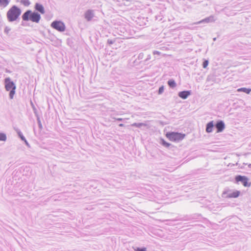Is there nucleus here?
<instances>
[{
    "label": "nucleus",
    "mask_w": 251,
    "mask_h": 251,
    "mask_svg": "<svg viewBox=\"0 0 251 251\" xmlns=\"http://www.w3.org/2000/svg\"><path fill=\"white\" fill-rule=\"evenodd\" d=\"M24 21H31L32 22L38 23L41 18V15L37 12L32 11L30 10H26L22 16Z\"/></svg>",
    "instance_id": "1"
},
{
    "label": "nucleus",
    "mask_w": 251,
    "mask_h": 251,
    "mask_svg": "<svg viewBox=\"0 0 251 251\" xmlns=\"http://www.w3.org/2000/svg\"><path fill=\"white\" fill-rule=\"evenodd\" d=\"M21 10L16 5H13L7 12V18L10 22L15 21L21 14Z\"/></svg>",
    "instance_id": "2"
},
{
    "label": "nucleus",
    "mask_w": 251,
    "mask_h": 251,
    "mask_svg": "<svg viewBox=\"0 0 251 251\" xmlns=\"http://www.w3.org/2000/svg\"><path fill=\"white\" fill-rule=\"evenodd\" d=\"M4 82L5 90L7 91H9V98L10 99H13L15 94V90L16 89L15 84L9 77L4 79Z\"/></svg>",
    "instance_id": "3"
},
{
    "label": "nucleus",
    "mask_w": 251,
    "mask_h": 251,
    "mask_svg": "<svg viewBox=\"0 0 251 251\" xmlns=\"http://www.w3.org/2000/svg\"><path fill=\"white\" fill-rule=\"evenodd\" d=\"M166 136L170 141L178 142L184 138L185 134L179 132H169L166 133Z\"/></svg>",
    "instance_id": "4"
},
{
    "label": "nucleus",
    "mask_w": 251,
    "mask_h": 251,
    "mask_svg": "<svg viewBox=\"0 0 251 251\" xmlns=\"http://www.w3.org/2000/svg\"><path fill=\"white\" fill-rule=\"evenodd\" d=\"M51 26L59 32H63L66 26L63 22L60 21H54L51 24Z\"/></svg>",
    "instance_id": "5"
},
{
    "label": "nucleus",
    "mask_w": 251,
    "mask_h": 251,
    "mask_svg": "<svg viewBox=\"0 0 251 251\" xmlns=\"http://www.w3.org/2000/svg\"><path fill=\"white\" fill-rule=\"evenodd\" d=\"M236 183L241 182L245 187H248L250 184L248 183V178L247 176L241 175H237L235 177Z\"/></svg>",
    "instance_id": "6"
},
{
    "label": "nucleus",
    "mask_w": 251,
    "mask_h": 251,
    "mask_svg": "<svg viewBox=\"0 0 251 251\" xmlns=\"http://www.w3.org/2000/svg\"><path fill=\"white\" fill-rule=\"evenodd\" d=\"M215 127L217 129V132H221L225 129V125L223 121L219 120L215 125Z\"/></svg>",
    "instance_id": "7"
},
{
    "label": "nucleus",
    "mask_w": 251,
    "mask_h": 251,
    "mask_svg": "<svg viewBox=\"0 0 251 251\" xmlns=\"http://www.w3.org/2000/svg\"><path fill=\"white\" fill-rule=\"evenodd\" d=\"M215 18L214 16L211 15L209 17H206L204 19L197 22L196 24H203V23H209L214 22L215 21Z\"/></svg>",
    "instance_id": "8"
},
{
    "label": "nucleus",
    "mask_w": 251,
    "mask_h": 251,
    "mask_svg": "<svg viewBox=\"0 0 251 251\" xmlns=\"http://www.w3.org/2000/svg\"><path fill=\"white\" fill-rule=\"evenodd\" d=\"M191 94V91L189 90L182 91L178 93V96L180 98L185 100Z\"/></svg>",
    "instance_id": "9"
},
{
    "label": "nucleus",
    "mask_w": 251,
    "mask_h": 251,
    "mask_svg": "<svg viewBox=\"0 0 251 251\" xmlns=\"http://www.w3.org/2000/svg\"><path fill=\"white\" fill-rule=\"evenodd\" d=\"M16 131L17 132V133L18 135V136L21 139V140L24 142V143H25V144L26 145V146L27 147L29 148L30 147V145H29V143H28V142L27 141V140L25 139V136L23 135V134L22 132H21V131L20 129H17L16 130Z\"/></svg>",
    "instance_id": "10"
},
{
    "label": "nucleus",
    "mask_w": 251,
    "mask_h": 251,
    "mask_svg": "<svg viewBox=\"0 0 251 251\" xmlns=\"http://www.w3.org/2000/svg\"><path fill=\"white\" fill-rule=\"evenodd\" d=\"M34 8L36 11L40 12L41 14H44L45 10L42 4L39 3H36L34 6Z\"/></svg>",
    "instance_id": "11"
},
{
    "label": "nucleus",
    "mask_w": 251,
    "mask_h": 251,
    "mask_svg": "<svg viewBox=\"0 0 251 251\" xmlns=\"http://www.w3.org/2000/svg\"><path fill=\"white\" fill-rule=\"evenodd\" d=\"M94 16V14L91 10H87L85 13V18L88 22L91 21Z\"/></svg>",
    "instance_id": "12"
},
{
    "label": "nucleus",
    "mask_w": 251,
    "mask_h": 251,
    "mask_svg": "<svg viewBox=\"0 0 251 251\" xmlns=\"http://www.w3.org/2000/svg\"><path fill=\"white\" fill-rule=\"evenodd\" d=\"M214 126V125L213 121L208 122L206 125V132L207 133L212 132Z\"/></svg>",
    "instance_id": "13"
},
{
    "label": "nucleus",
    "mask_w": 251,
    "mask_h": 251,
    "mask_svg": "<svg viewBox=\"0 0 251 251\" xmlns=\"http://www.w3.org/2000/svg\"><path fill=\"white\" fill-rule=\"evenodd\" d=\"M240 194V192L239 191L236 190V191H233L230 193H229L227 197H228V198H237L238 197H239Z\"/></svg>",
    "instance_id": "14"
},
{
    "label": "nucleus",
    "mask_w": 251,
    "mask_h": 251,
    "mask_svg": "<svg viewBox=\"0 0 251 251\" xmlns=\"http://www.w3.org/2000/svg\"><path fill=\"white\" fill-rule=\"evenodd\" d=\"M237 91L238 92H244V93H245L246 94H249L251 92V89H250V88H245V87H242V88H240L238 89Z\"/></svg>",
    "instance_id": "15"
},
{
    "label": "nucleus",
    "mask_w": 251,
    "mask_h": 251,
    "mask_svg": "<svg viewBox=\"0 0 251 251\" xmlns=\"http://www.w3.org/2000/svg\"><path fill=\"white\" fill-rule=\"evenodd\" d=\"M167 83L169 86L171 88H174L176 86L175 81L173 79H169Z\"/></svg>",
    "instance_id": "16"
},
{
    "label": "nucleus",
    "mask_w": 251,
    "mask_h": 251,
    "mask_svg": "<svg viewBox=\"0 0 251 251\" xmlns=\"http://www.w3.org/2000/svg\"><path fill=\"white\" fill-rule=\"evenodd\" d=\"M160 144L163 146L164 147L169 148L171 146V144L167 142L164 139H160Z\"/></svg>",
    "instance_id": "17"
},
{
    "label": "nucleus",
    "mask_w": 251,
    "mask_h": 251,
    "mask_svg": "<svg viewBox=\"0 0 251 251\" xmlns=\"http://www.w3.org/2000/svg\"><path fill=\"white\" fill-rule=\"evenodd\" d=\"M146 126V125L145 124L142 123H134L131 125L132 126L137 127L138 128H140L143 126Z\"/></svg>",
    "instance_id": "18"
},
{
    "label": "nucleus",
    "mask_w": 251,
    "mask_h": 251,
    "mask_svg": "<svg viewBox=\"0 0 251 251\" xmlns=\"http://www.w3.org/2000/svg\"><path fill=\"white\" fill-rule=\"evenodd\" d=\"M9 0H0V5L6 7L9 3Z\"/></svg>",
    "instance_id": "19"
},
{
    "label": "nucleus",
    "mask_w": 251,
    "mask_h": 251,
    "mask_svg": "<svg viewBox=\"0 0 251 251\" xmlns=\"http://www.w3.org/2000/svg\"><path fill=\"white\" fill-rule=\"evenodd\" d=\"M7 137L6 134L4 133L0 132V141H5Z\"/></svg>",
    "instance_id": "20"
},
{
    "label": "nucleus",
    "mask_w": 251,
    "mask_h": 251,
    "mask_svg": "<svg viewBox=\"0 0 251 251\" xmlns=\"http://www.w3.org/2000/svg\"><path fill=\"white\" fill-rule=\"evenodd\" d=\"M21 2L25 6H28L30 4L29 0H21Z\"/></svg>",
    "instance_id": "21"
},
{
    "label": "nucleus",
    "mask_w": 251,
    "mask_h": 251,
    "mask_svg": "<svg viewBox=\"0 0 251 251\" xmlns=\"http://www.w3.org/2000/svg\"><path fill=\"white\" fill-rule=\"evenodd\" d=\"M134 249L135 251H147V249L145 247H135Z\"/></svg>",
    "instance_id": "22"
},
{
    "label": "nucleus",
    "mask_w": 251,
    "mask_h": 251,
    "mask_svg": "<svg viewBox=\"0 0 251 251\" xmlns=\"http://www.w3.org/2000/svg\"><path fill=\"white\" fill-rule=\"evenodd\" d=\"M209 62L207 60H204L202 63V67L203 68H206L208 65Z\"/></svg>",
    "instance_id": "23"
},
{
    "label": "nucleus",
    "mask_w": 251,
    "mask_h": 251,
    "mask_svg": "<svg viewBox=\"0 0 251 251\" xmlns=\"http://www.w3.org/2000/svg\"><path fill=\"white\" fill-rule=\"evenodd\" d=\"M164 90V87L163 86H161L159 88L158 91V94H161Z\"/></svg>",
    "instance_id": "24"
},
{
    "label": "nucleus",
    "mask_w": 251,
    "mask_h": 251,
    "mask_svg": "<svg viewBox=\"0 0 251 251\" xmlns=\"http://www.w3.org/2000/svg\"><path fill=\"white\" fill-rule=\"evenodd\" d=\"M11 30V28L8 27V26H5V28H4V32L6 34H8L9 31Z\"/></svg>",
    "instance_id": "25"
},
{
    "label": "nucleus",
    "mask_w": 251,
    "mask_h": 251,
    "mask_svg": "<svg viewBox=\"0 0 251 251\" xmlns=\"http://www.w3.org/2000/svg\"><path fill=\"white\" fill-rule=\"evenodd\" d=\"M37 122H38V126H39V127L40 129H42V124H41L40 119V118L39 117L37 118Z\"/></svg>",
    "instance_id": "26"
},
{
    "label": "nucleus",
    "mask_w": 251,
    "mask_h": 251,
    "mask_svg": "<svg viewBox=\"0 0 251 251\" xmlns=\"http://www.w3.org/2000/svg\"><path fill=\"white\" fill-rule=\"evenodd\" d=\"M144 53H140L138 55V58L139 60H141L144 58Z\"/></svg>",
    "instance_id": "27"
},
{
    "label": "nucleus",
    "mask_w": 251,
    "mask_h": 251,
    "mask_svg": "<svg viewBox=\"0 0 251 251\" xmlns=\"http://www.w3.org/2000/svg\"><path fill=\"white\" fill-rule=\"evenodd\" d=\"M115 41L114 40H113L112 39H108L107 40V43L109 45H111L112 44H113L114 43Z\"/></svg>",
    "instance_id": "28"
},
{
    "label": "nucleus",
    "mask_w": 251,
    "mask_h": 251,
    "mask_svg": "<svg viewBox=\"0 0 251 251\" xmlns=\"http://www.w3.org/2000/svg\"><path fill=\"white\" fill-rule=\"evenodd\" d=\"M113 119H115V120H117L118 121H120V122H122V121H125L124 119H122V118H113Z\"/></svg>",
    "instance_id": "29"
},
{
    "label": "nucleus",
    "mask_w": 251,
    "mask_h": 251,
    "mask_svg": "<svg viewBox=\"0 0 251 251\" xmlns=\"http://www.w3.org/2000/svg\"><path fill=\"white\" fill-rule=\"evenodd\" d=\"M161 53L160 52L158 51H156V50H155L153 52V54H158V55H159Z\"/></svg>",
    "instance_id": "30"
},
{
    "label": "nucleus",
    "mask_w": 251,
    "mask_h": 251,
    "mask_svg": "<svg viewBox=\"0 0 251 251\" xmlns=\"http://www.w3.org/2000/svg\"><path fill=\"white\" fill-rule=\"evenodd\" d=\"M151 55L149 54L148 55L147 58L146 59L145 61L147 62V61H148L150 59H151Z\"/></svg>",
    "instance_id": "31"
},
{
    "label": "nucleus",
    "mask_w": 251,
    "mask_h": 251,
    "mask_svg": "<svg viewBox=\"0 0 251 251\" xmlns=\"http://www.w3.org/2000/svg\"><path fill=\"white\" fill-rule=\"evenodd\" d=\"M119 126H121V127H123V126H124V125L123 124H120L119 125Z\"/></svg>",
    "instance_id": "32"
}]
</instances>
